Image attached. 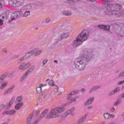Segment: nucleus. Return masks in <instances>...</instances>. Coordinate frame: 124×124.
I'll list each match as a JSON object with an SVG mask.
<instances>
[{
    "label": "nucleus",
    "mask_w": 124,
    "mask_h": 124,
    "mask_svg": "<svg viewBox=\"0 0 124 124\" xmlns=\"http://www.w3.org/2000/svg\"><path fill=\"white\" fill-rule=\"evenodd\" d=\"M64 110H65V108L63 107L55 108H54L52 109L50 112L47 114L46 115V119H54L55 118L61 117V119L63 120V119H65L68 115L74 116V113L73 112L75 110V107H73L67 111L62 116V113L64 112Z\"/></svg>",
    "instance_id": "1"
},
{
    "label": "nucleus",
    "mask_w": 124,
    "mask_h": 124,
    "mask_svg": "<svg viewBox=\"0 0 124 124\" xmlns=\"http://www.w3.org/2000/svg\"><path fill=\"white\" fill-rule=\"evenodd\" d=\"M92 58V54L87 49H83L80 53V58L75 60V65L78 70H84Z\"/></svg>",
    "instance_id": "2"
},
{
    "label": "nucleus",
    "mask_w": 124,
    "mask_h": 124,
    "mask_svg": "<svg viewBox=\"0 0 124 124\" xmlns=\"http://www.w3.org/2000/svg\"><path fill=\"white\" fill-rule=\"evenodd\" d=\"M90 32L88 30H83L80 34L77 37L75 40L72 44L73 47H78L83 44L84 41H86L89 38Z\"/></svg>",
    "instance_id": "3"
},
{
    "label": "nucleus",
    "mask_w": 124,
    "mask_h": 124,
    "mask_svg": "<svg viewBox=\"0 0 124 124\" xmlns=\"http://www.w3.org/2000/svg\"><path fill=\"white\" fill-rule=\"evenodd\" d=\"M104 13L106 15H108V16H111V15H113L115 17H120L121 16V13L118 11L117 8H115L114 5L111 6V8H110V6H107Z\"/></svg>",
    "instance_id": "4"
},
{
    "label": "nucleus",
    "mask_w": 124,
    "mask_h": 124,
    "mask_svg": "<svg viewBox=\"0 0 124 124\" xmlns=\"http://www.w3.org/2000/svg\"><path fill=\"white\" fill-rule=\"evenodd\" d=\"M24 3V0H10L9 1V4L12 7H20L22 6Z\"/></svg>",
    "instance_id": "5"
},
{
    "label": "nucleus",
    "mask_w": 124,
    "mask_h": 124,
    "mask_svg": "<svg viewBox=\"0 0 124 124\" xmlns=\"http://www.w3.org/2000/svg\"><path fill=\"white\" fill-rule=\"evenodd\" d=\"M15 98H16V97H15V96H14L12 97L9 104H7L6 105H5L4 104H2L0 105V112L2 111L4 108H5L6 106H7V108H10L12 104H13V102H14V100H15Z\"/></svg>",
    "instance_id": "6"
},
{
    "label": "nucleus",
    "mask_w": 124,
    "mask_h": 124,
    "mask_svg": "<svg viewBox=\"0 0 124 124\" xmlns=\"http://www.w3.org/2000/svg\"><path fill=\"white\" fill-rule=\"evenodd\" d=\"M78 93H79V91L72 92L67 96L68 100H70L71 102H75V101H76V99L78 98V97H76L75 99L72 97V95H75V94H77Z\"/></svg>",
    "instance_id": "7"
},
{
    "label": "nucleus",
    "mask_w": 124,
    "mask_h": 124,
    "mask_svg": "<svg viewBox=\"0 0 124 124\" xmlns=\"http://www.w3.org/2000/svg\"><path fill=\"white\" fill-rule=\"evenodd\" d=\"M31 62L27 63L26 64L25 62H23L18 67V69L19 70H22V71L26 70V69H27V68H29V67L31 66Z\"/></svg>",
    "instance_id": "8"
},
{
    "label": "nucleus",
    "mask_w": 124,
    "mask_h": 124,
    "mask_svg": "<svg viewBox=\"0 0 124 124\" xmlns=\"http://www.w3.org/2000/svg\"><path fill=\"white\" fill-rule=\"evenodd\" d=\"M98 28H99V29L104 30V31H110V29H111V26L105 25H99L98 26Z\"/></svg>",
    "instance_id": "9"
},
{
    "label": "nucleus",
    "mask_w": 124,
    "mask_h": 124,
    "mask_svg": "<svg viewBox=\"0 0 124 124\" xmlns=\"http://www.w3.org/2000/svg\"><path fill=\"white\" fill-rule=\"evenodd\" d=\"M42 50H40L38 48H35L32 50H31V53H32V55L35 54V56L39 55L41 53H42Z\"/></svg>",
    "instance_id": "10"
},
{
    "label": "nucleus",
    "mask_w": 124,
    "mask_h": 124,
    "mask_svg": "<svg viewBox=\"0 0 124 124\" xmlns=\"http://www.w3.org/2000/svg\"><path fill=\"white\" fill-rule=\"evenodd\" d=\"M33 117H34L33 113H31L27 118L26 124H31V121H32Z\"/></svg>",
    "instance_id": "11"
},
{
    "label": "nucleus",
    "mask_w": 124,
    "mask_h": 124,
    "mask_svg": "<svg viewBox=\"0 0 124 124\" xmlns=\"http://www.w3.org/2000/svg\"><path fill=\"white\" fill-rule=\"evenodd\" d=\"M88 116V113L85 114L82 117H81L77 122V124H82L86 120V118Z\"/></svg>",
    "instance_id": "12"
},
{
    "label": "nucleus",
    "mask_w": 124,
    "mask_h": 124,
    "mask_svg": "<svg viewBox=\"0 0 124 124\" xmlns=\"http://www.w3.org/2000/svg\"><path fill=\"white\" fill-rule=\"evenodd\" d=\"M9 17V13L8 12L4 13L0 16V18L4 20V19H8Z\"/></svg>",
    "instance_id": "13"
},
{
    "label": "nucleus",
    "mask_w": 124,
    "mask_h": 124,
    "mask_svg": "<svg viewBox=\"0 0 124 124\" xmlns=\"http://www.w3.org/2000/svg\"><path fill=\"white\" fill-rule=\"evenodd\" d=\"M23 105H24V103L20 102V103H16L15 108L16 110H20L23 107Z\"/></svg>",
    "instance_id": "14"
},
{
    "label": "nucleus",
    "mask_w": 124,
    "mask_h": 124,
    "mask_svg": "<svg viewBox=\"0 0 124 124\" xmlns=\"http://www.w3.org/2000/svg\"><path fill=\"white\" fill-rule=\"evenodd\" d=\"M15 87V85H13L11 86L5 92L3 93L4 95H6V94H8V93H11L12 91V90L14 89V87Z\"/></svg>",
    "instance_id": "15"
},
{
    "label": "nucleus",
    "mask_w": 124,
    "mask_h": 124,
    "mask_svg": "<svg viewBox=\"0 0 124 124\" xmlns=\"http://www.w3.org/2000/svg\"><path fill=\"white\" fill-rule=\"evenodd\" d=\"M34 68H35V66H34V65L31 66L29 69L27 70L25 73H27L28 75L31 74V72L34 70Z\"/></svg>",
    "instance_id": "16"
},
{
    "label": "nucleus",
    "mask_w": 124,
    "mask_h": 124,
    "mask_svg": "<svg viewBox=\"0 0 124 124\" xmlns=\"http://www.w3.org/2000/svg\"><path fill=\"white\" fill-rule=\"evenodd\" d=\"M93 100H94V97L89 99L85 103V106H87V105H90V104H92V103H93Z\"/></svg>",
    "instance_id": "17"
},
{
    "label": "nucleus",
    "mask_w": 124,
    "mask_h": 124,
    "mask_svg": "<svg viewBox=\"0 0 124 124\" xmlns=\"http://www.w3.org/2000/svg\"><path fill=\"white\" fill-rule=\"evenodd\" d=\"M99 89H100V86H94L89 91V93H92L93 92H94Z\"/></svg>",
    "instance_id": "18"
},
{
    "label": "nucleus",
    "mask_w": 124,
    "mask_h": 124,
    "mask_svg": "<svg viewBox=\"0 0 124 124\" xmlns=\"http://www.w3.org/2000/svg\"><path fill=\"white\" fill-rule=\"evenodd\" d=\"M64 30L67 31H71V26L69 24L63 25Z\"/></svg>",
    "instance_id": "19"
},
{
    "label": "nucleus",
    "mask_w": 124,
    "mask_h": 124,
    "mask_svg": "<svg viewBox=\"0 0 124 124\" xmlns=\"http://www.w3.org/2000/svg\"><path fill=\"white\" fill-rule=\"evenodd\" d=\"M39 86V87H37L36 89L37 93H41L42 92V89L41 87H44V85H43V84H40Z\"/></svg>",
    "instance_id": "20"
},
{
    "label": "nucleus",
    "mask_w": 124,
    "mask_h": 124,
    "mask_svg": "<svg viewBox=\"0 0 124 124\" xmlns=\"http://www.w3.org/2000/svg\"><path fill=\"white\" fill-rule=\"evenodd\" d=\"M22 100H23V96H19L16 98L15 103H21V101H22Z\"/></svg>",
    "instance_id": "21"
},
{
    "label": "nucleus",
    "mask_w": 124,
    "mask_h": 124,
    "mask_svg": "<svg viewBox=\"0 0 124 124\" xmlns=\"http://www.w3.org/2000/svg\"><path fill=\"white\" fill-rule=\"evenodd\" d=\"M47 113H48V109H45L44 111H43L40 115L41 119H43L44 116H45Z\"/></svg>",
    "instance_id": "22"
},
{
    "label": "nucleus",
    "mask_w": 124,
    "mask_h": 124,
    "mask_svg": "<svg viewBox=\"0 0 124 124\" xmlns=\"http://www.w3.org/2000/svg\"><path fill=\"white\" fill-rule=\"evenodd\" d=\"M69 36V32L63 33L62 34L61 36V39H63L64 38H66L67 37H68Z\"/></svg>",
    "instance_id": "23"
},
{
    "label": "nucleus",
    "mask_w": 124,
    "mask_h": 124,
    "mask_svg": "<svg viewBox=\"0 0 124 124\" xmlns=\"http://www.w3.org/2000/svg\"><path fill=\"white\" fill-rule=\"evenodd\" d=\"M8 82L7 81H4L2 83L1 86H0V90H3L5 87L7 85Z\"/></svg>",
    "instance_id": "24"
},
{
    "label": "nucleus",
    "mask_w": 124,
    "mask_h": 124,
    "mask_svg": "<svg viewBox=\"0 0 124 124\" xmlns=\"http://www.w3.org/2000/svg\"><path fill=\"white\" fill-rule=\"evenodd\" d=\"M30 15H31V11H26L23 14L22 17H28V16H30Z\"/></svg>",
    "instance_id": "25"
},
{
    "label": "nucleus",
    "mask_w": 124,
    "mask_h": 124,
    "mask_svg": "<svg viewBox=\"0 0 124 124\" xmlns=\"http://www.w3.org/2000/svg\"><path fill=\"white\" fill-rule=\"evenodd\" d=\"M5 5V1L4 0H0V9L2 8V7H4Z\"/></svg>",
    "instance_id": "26"
},
{
    "label": "nucleus",
    "mask_w": 124,
    "mask_h": 124,
    "mask_svg": "<svg viewBox=\"0 0 124 124\" xmlns=\"http://www.w3.org/2000/svg\"><path fill=\"white\" fill-rule=\"evenodd\" d=\"M31 56H32V53H31V51H29V52H27L24 57L25 59H28V58H30Z\"/></svg>",
    "instance_id": "27"
},
{
    "label": "nucleus",
    "mask_w": 124,
    "mask_h": 124,
    "mask_svg": "<svg viewBox=\"0 0 124 124\" xmlns=\"http://www.w3.org/2000/svg\"><path fill=\"white\" fill-rule=\"evenodd\" d=\"M29 75H28L27 73H25L23 76L22 77L21 79H20V81L21 82H23L25 79H26V78H27V77H28Z\"/></svg>",
    "instance_id": "28"
},
{
    "label": "nucleus",
    "mask_w": 124,
    "mask_h": 124,
    "mask_svg": "<svg viewBox=\"0 0 124 124\" xmlns=\"http://www.w3.org/2000/svg\"><path fill=\"white\" fill-rule=\"evenodd\" d=\"M63 15H66V16H71L72 14L71 12L69 11H63Z\"/></svg>",
    "instance_id": "29"
},
{
    "label": "nucleus",
    "mask_w": 124,
    "mask_h": 124,
    "mask_svg": "<svg viewBox=\"0 0 124 124\" xmlns=\"http://www.w3.org/2000/svg\"><path fill=\"white\" fill-rule=\"evenodd\" d=\"M6 78V75H2L0 77V84L1 83L2 81Z\"/></svg>",
    "instance_id": "30"
},
{
    "label": "nucleus",
    "mask_w": 124,
    "mask_h": 124,
    "mask_svg": "<svg viewBox=\"0 0 124 124\" xmlns=\"http://www.w3.org/2000/svg\"><path fill=\"white\" fill-rule=\"evenodd\" d=\"M8 112H9V115L12 116L13 115H14L15 113H16V110L12 109V110H8Z\"/></svg>",
    "instance_id": "31"
},
{
    "label": "nucleus",
    "mask_w": 124,
    "mask_h": 124,
    "mask_svg": "<svg viewBox=\"0 0 124 124\" xmlns=\"http://www.w3.org/2000/svg\"><path fill=\"white\" fill-rule=\"evenodd\" d=\"M104 117L106 120H108L110 118V114L108 113H105L104 114Z\"/></svg>",
    "instance_id": "32"
},
{
    "label": "nucleus",
    "mask_w": 124,
    "mask_h": 124,
    "mask_svg": "<svg viewBox=\"0 0 124 124\" xmlns=\"http://www.w3.org/2000/svg\"><path fill=\"white\" fill-rule=\"evenodd\" d=\"M41 120H42V119L41 118H40V117H39L34 122V123H33V124H38V123H39V122H40V121H41Z\"/></svg>",
    "instance_id": "33"
},
{
    "label": "nucleus",
    "mask_w": 124,
    "mask_h": 124,
    "mask_svg": "<svg viewBox=\"0 0 124 124\" xmlns=\"http://www.w3.org/2000/svg\"><path fill=\"white\" fill-rule=\"evenodd\" d=\"M25 59H26L25 58V57H21L19 60L17 62V63H21V62H23V61H24L25 60Z\"/></svg>",
    "instance_id": "34"
},
{
    "label": "nucleus",
    "mask_w": 124,
    "mask_h": 124,
    "mask_svg": "<svg viewBox=\"0 0 124 124\" xmlns=\"http://www.w3.org/2000/svg\"><path fill=\"white\" fill-rule=\"evenodd\" d=\"M15 75V71H13L11 72L9 75V78H12L13 76Z\"/></svg>",
    "instance_id": "35"
},
{
    "label": "nucleus",
    "mask_w": 124,
    "mask_h": 124,
    "mask_svg": "<svg viewBox=\"0 0 124 124\" xmlns=\"http://www.w3.org/2000/svg\"><path fill=\"white\" fill-rule=\"evenodd\" d=\"M32 113H33L34 115H36V116H38V115H39V114H40V111L39 110H36Z\"/></svg>",
    "instance_id": "36"
},
{
    "label": "nucleus",
    "mask_w": 124,
    "mask_h": 124,
    "mask_svg": "<svg viewBox=\"0 0 124 124\" xmlns=\"http://www.w3.org/2000/svg\"><path fill=\"white\" fill-rule=\"evenodd\" d=\"M48 85H49L50 86H55V85H54V80H51L50 81H49L48 82Z\"/></svg>",
    "instance_id": "37"
},
{
    "label": "nucleus",
    "mask_w": 124,
    "mask_h": 124,
    "mask_svg": "<svg viewBox=\"0 0 124 124\" xmlns=\"http://www.w3.org/2000/svg\"><path fill=\"white\" fill-rule=\"evenodd\" d=\"M5 115H9L8 110H6L2 113V116H5Z\"/></svg>",
    "instance_id": "38"
},
{
    "label": "nucleus",
    "mask_w": 124,
    "mask_h": 124,
    "mask_svg": "<svg viewBox=\"0 0 124 124\" xmlns=\"http://www.w3.org/2000/svg\"><path fill=\"white\" fill-rule=\"evenodd\" d=\"M121 100H119L115 102V103H114V106H118V105H119V104L121 103Z\"/></svg>",
    "instance_id": "39"
},
{
    "label": "nucleus",
    "mask_w": 124,
    "mask_h": 124,
    "mask_svg": "<svg viewBox=\"0 0 124 124\" xmlns=\"http://www.w3.org/2000/svg\"><path fill=\"white\" fill-rule=\"evenodd\" d=\"M102 3L104 5H108V1L107 0H103Z\"/></svg>",
    "instance_id": "40"
},
{
    "label": "nucleus",
    "mask_w": 124,
    "mask_h": 124,
    "mask_svg": "<svg viewBox=\"0 0 124 124\" xmlns=\"http://www.w3.org/2000/svg\"><path fill=\"white\" fill-rule=\"evenodd\" d=\"M116 93V92L114 91V90L111 91L108 94L109 96H111V95H113V94H115Z\"/></svg>",
    "instance_id": "41"
},
{
    "label": "nucleus",
    "mask_w": 124,
    "mask_h": 124,
    "mask_svg": "<svg viewBox=\"0 0 124 124\" xmlns=\"http://www.w3.org/2000/svg\"><path fill=\"white\" fill-rule=\"evenodd\" d=\"M121 89L120 87H117L115 90L114 91L115 93H118L120 91Z\"/></svg>",
    "instance_id": "42"
},
{
    "label": "nucleus",
    "mask_w": 124,
    "mask_h": 124,
    "mask_svg": "<svg viewBox=\"0 0 124 124\" xmlns=\"http://www.w3.org/2000/svg\"><path fill=\"white\" fill-rule=\"evenodd\" d=\"M47 62H48V60L47 59L44 60L43 62V63L44 65H45V64H46Z\"/></svg>",
    "instance_id": "43"
},
{
    "label": "nucleus",
    "mask_w": 124,
    "mask_h": 124,
    "mask_svg": "<svg viewBox=\"0 0 124 124\" xmlns=\"http://www.w3.org/2000/svg\"><path fill=\"white\" fill-rule=\"evenodd\" d=\"M46 96H47L46 93H42V98H45V97H46Z\"/></svg>",
    "instance_id": "44"
},
{
    "label": "nucleus",
    "mask_w": 124,
    "mask_h": 124,
    "mask_svg": "<svg viewBox=\"0 0 124 124\" xmlns=\"http://www.w3.org/2000/svg\"><path fill=\"white\" fill-rule=\"evenodd\" d=\"M2 25H3V19L0 18V26H2Z\"/></svg>",
    "instance_id": "45"
},
{
    "label": "nucleus",
    "mask_w": 124,
    "mask_h": 124,
    "mask_svg": "<svg viewBox=\"0 0 124 124\" xmlns=\"http://www.w3.org/2000/svg\"><path fill=\"white\" fill-rule=\"evenodd\" d=\"M124 71L121 73L119 75V77H124Z\"/></svg>",
    "instance_id": "46"
},
{
    "label": "nucleus",
    "mask_w": 124,
    "mask_h": 124,
    "mask_svg": "<svg viewBox=\"0 0 124 124\" xmlns=\"http://www.w3.org/2000/svg\"><path fill=\"white\" fill-rule=\"evenodd\" d=\"M16 18H15V17H13L11 20H9L8 21V23H11V22H12V21L16 20Z\"/></svg>",
    "instance_id": "47"
},
{
    "label": "nucleus",
    "mask_w": 124,
    "mask_h": 124,
    "mask_svg": "<svg viewBox=\"0 0 124 124\" xmlns=\"http://www.w3.org/2000/svg\"><path fill=\"white\" fill-rule=\"evenodd\" d=\"M2 51L4 52V53H7V49L6 48H3Z\"/></svg>",
    "instance_id": "48"
},
{
    "label": "nucleus",
    "mask_w": 124,
    "mask_h": 124,
    "mask_svg": "<svg viewBox=\"0 0 124 124\" xmlns=\"http://www.w3.org/2000/svg\"><path fill=\"white\" fill-rule=\"evenodd\" d=\"M51 20H50V18H46V23H50V21Z\"/></svg>",
    "instance_id": "49"
},
{
    "label": "nucleus",
    "mask_w": 124,
    "mask_h": 124,
    "mask_svg": "<svg viewBox=\"0 0 124 124\" xmlns=\"http://www.w3.org/2000/svg\"><path fill=\"white\" fill-rule=\"evenodd\" d=\"M109 118H112L113 119H114V118H115V115L109 114Z\"/></svg>",
    "instance_id": "50"
},
{
    "label": "nucleus",
    "mask_w": 124,
    "mask_h": 124,
    "mask_svg": "<svg viewBox=\"0 0 124 124\" xmlns=\"http://www.w3.org/2000/svg\"><path fill=\"white\" fill-rule=\"evenodd\" d=\"M86 0V1H91V2H94V1H96L97 0Z\"/></svg>",
    "instance_id": "51"
},
{
    "label": "nucleus",
    "mask_w": 124,
    "mask_h": 124,
    "mask_svg": "<svg viewBox=\"0 0 124 124\" xmlns=\"http://www.w3.org/2000/svg\"><path fill=\"white\" fill-rule=\"evenodd\" d=\"M38 101L39 102H42V97H39Z\"/></svg>",
    "instance_id": "52"
},
{
    "label": "nucleus",
    "mask_w": 124,
    "mask_h": 124,
    "mask_svg": "<svg viewBox=\"0 0 124 124\" xmlns=\"http://www.w3.org/2000/svg\"><path fill=\"white\" fill-rule=\"evenodd\" d=\"M18 13H19V15H20V16H23V12L19 11H18Z\"/></svg>",
    "instance_id": "53"
},
{
    "label": "nucleus",
    "mask_w": 124,
    "mask_h": 124,
    "mask_svg": "<svg viewBox=\"0 0 124 124\" xmlns=\"http://www.w3.org/2000/svg\"><path fill=\"white\" fill-rule=\"evenodd\" d=\"M115 108H112L111 109H110V111L111 112H114L115 111Z\"/></svg>",
    "instance_id": "54"
},
{
    "label": "nucleus",
    "mask_w": 124,
    "mask_h": 124,
    "mask_svg": "<svg viewBox=\"0 0 124 124\" xmlns=\"http://www.w3.org/2000/svg\"><path fill=\"white\" fill-rule=\"evenodd\" d=\"M17 58H19V55H15L14 57V59H17Z\"/></svg>",
    "instance_id": "55"
},
{
    "label": "nucleus",
    "mask_w": 124,
    "mask_h": 124,
    "mask_svg": "<svg viewBox=\"0 0 124 124\" xmlns=\"http://www.w3.org/2000/svg\"><path fill=\"white\" fill-rule=\"evenodd\" d=\"M85 89L82 88L81 89V93H85Z\"/></svg>",
    "instance_id": "56"
},
{
    "label": "nucleus",
    "mask_w": 124,
    "mask_h": 124,
    "mask_svg": "<svg viewBox=\"0 0 124 124\" xmlns=\"http://www.w3.org/2000/svg\"><path fill=\"white\" fill-rule=\"evenodd\" d=\"M87 108H88V109H92V108H93V107L90 106V107H88Z\"/></svg>",
    "instance_id": "57"
},
{
    "label": "nucleus",
    "mask_w": 124,
    "mask_h": 124,
    "mask_svg": "<svg viewBox=\"0 0 124 124\" xmlns=\"http://www.w3.org/2000/svg\"><path fill=\"white\" fill-rule=\"evenodd\" d=\"M2 124H8V123H7V122H4Z\"/></svg>",
    "instance_id": "58"
},
{
    "label": "nucleus",
    "mask_w": 124,
    "mask_h": 124,
    "mask_svg": "<svg viewBox=\"0 0 124 124\" xmlns=\"http://www.w3.org/2000/svg\"><path fill=\"white\" fill-rule=\"evenodd\" d=\"M122 15H123V16H124V10L122 11Z\"/></svg>",
    "instance_id": "59"
},
{
    "label": "nucleus",
    "mask_w": 124,
    "mask_h": 124,
    "mask_svg": "<svg viewBox=\"0 0 124 124\" xmlns=\"http://www.w3.org/2000/svg\"><path fill=\"white\" fill-rule=\"evenodd\" d=\"M54 62H55L56 63H58V61L57 60L54 61Z\"/></svg>",
    "instance_id": "60"
},
{
    "label": "nucleus",
    "mask_w": 124,
    "mask_h": 124,
    "mask_svg": "<svg viewBox=\"0 0 124 124\" xmlns=\"http://www.w3.org/2000/svg\"><path fill=\"white\" fill-rule=\"evenodd\" d=\"M115 124V122H112L110 124Z\"/></svg>",
    "instance_id": "61"
},
{
    "label": "nucleus",
    "mask_w": 124,
    "mask_h": 124,
    "mask_svg": "<svg viewBox=\"0 0 124 124\" xmlns=\"http://www.w3.org/2000/svg\"><path fill=\"white\" fill-rule=\"evenodd\" d=\"M26 8H28L29 7V5L26 6Z\"/></svg>",
    "instance_id": "62"
},
{
    "label": "nucleus",
    "mask_w": 124,
    "mask_h": 124,
    "mask_svg": "<svg viewBox=\"0 0 124 124\" xmlns=\"http://www.w3.org/2000/svg\"><path fill=\"white\" fill-rule=\"evenodd\" d=\"M46 81H49V79H47L46 80Z\"/></svg>",
    "instance_id": "63"
}]
</instances>
